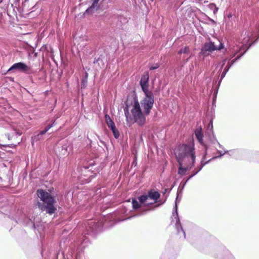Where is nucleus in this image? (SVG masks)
Segmentation results:
<instances>
[{
    "label": "nucleus",
    "mask_w": 259,
    "mask_h": 259,
    "mask_svg": "<svg viewBox=\"0 0 259 259\" xmlns=\"http://www.w3.org/2000/svg\"><path fill=\"white\" fill-rule=\"evenodd\" d=\"M124 112L126 120H133L139 126H143L146 121L145 111L142 112L137 96H128L125 102Z\"/></svg>",
    "instance_id": "nucleus-1"
},
{
    "label": "nucleus",
    "mask_w": 259,
    "mask_h": 259,
    "mask_svg": "<svg viewBox=\"0 0 259 259\" xmlns=\"http://www.w3.org/2000/svg\"><path fill=\"white\" fill-rule=\"evenodd\" d=\"M253 33L250 31H247L244 33L243 32L241 35L240 38L238 40V44L236 42H233L232 45H231L227 52V54L229 55V58H226L223 60V64L222 65L221 69H222L224 65L227 62H228L229 60L230 59V61L232 60V59L235 57L236 58L241 55L242 54V56L245 53V52L247 51V50L249 48V47L253 44H255L257 40L259 39L258 37L251 44H249V46L247 48H246V47L248 45V42L250 40L253 38Z\"/></svg>",
    "instance_id": "nucleus-2"
},
{
    "label": "nucleus",
    "mask_w": 259,
    "mask_h": 259,
    "mask_svg": "<svg viewBox=\"0 0 259 259\" xmlns=\"http://www.w3.org/2000/svg\"><path fill=\"white\" fill-rule=\"evenodd\" d=\"M177 161L191 162L194 166L195 162V153L193 142L178 145L174 150Z\"/></svg>",
    "instance_id": "nucleus-3"
},
{
    "label": "nucleus",
    "mask_w": 259,
    "mask_h": 259,
    "mask_svg": "<svg viewBox=\"0 0 259 259\" xmlns=\"http://www.w3.org/2000/svg\"><path fill=\"white\" fill-rule=\"evenodd\" d=\"M37 195L44 202L43 204L38 202V206L40 209L49 214L55 213L57 208L54 206L56 202L54 197L49 193L42 189L37 190Z\"/></svg>",
    "instance_id": "nucleus-4"
},
{
    "label": "nucleus",
    "mask_w": 259,
    "mask_h": 259,
    "mask_svg": "<svg viewBox=\"0 0 259 259\" xmlns=\"http://www.w3.org/2000/svg\"><path fill=\"white\" fill-rule=\"evenodd\" d=\"M145 97L141 101L142 107L145 111L146 115H149L151 110L153 107L154 97L152 92L144 93Z\"/></svg>",
    "instance_id": "nucleus-5"
},
{
    "label": "nucleus",
    "mask_w": 259,
    "mask_h": 259,
    "mask_svg": "<svg viewBox=\"0 0 259 259\" xmlns=\"http://www.w3.org/2000/svg\"><path fill=\"white\" fill-rule=\"evenodd\" d=\"M86 230L87 234H94L100 230L102 225L99 222L94 220H90L87 222Z\"/></svg>",
    "instance_id": "nucleus-6"
},
{
    "label": "nucleus",
    "mask_w": 259,
    "mask_h": 259,
    "mask_svg": "<svg viewBox=\"0 0 259 259\" xmlns=\"http://www.w3.org/2000/svg\"><path fill=\"white\" fill-rule=\"evenodd\" d=\"M177 200V198L176 199L175 207L173 208L172 215L174 218H175V220H176L175 226L178 234H180L182 233L184 238L185 239L186 233L184 230H183L182 226L180 223V221L178 216Z\"/></svg>",
    "instance_id": "nucleus-7"
},
{
    "label": "nucleus",
    "mask_w": 259,
    "mask_h": 259,
    "mask_svg": "<svg viewBox=\"0 0 259 259\" xmlns=\"http://www.w3.org/2000/svg\"><path fill=\"white\" fill-rule=\"evenodd\" d=\"M18 70L20 72H25L30 74L34 73L33 70L23 62H18L14 63L8 70V72L12 70Z\"/></svg>",
    "instance_id": "nucleus-8"
},
{
    "label": "nucleus",
    "mask_w": 259,
    "mask_h": 259,
    "mask_svg": "<svg viewBox=\"0 0 259 259\" xmlns=\"http://www.w3.org/2000/svg\"><path fill=\"white\" fill-rule=\"evenodd\" d=\"M215 50L216 46L214 45L213 42L210 40L209 38V41L205 42L202 47L200 54L203 56H208L210 53Z\"/></svg>",
    "instance_id": "nucleus-9"
},
{
    "label": "nucleus",
    "mask_w": 259,
    "mask_h": 259,
    "mask_svg": "<svg viewBox=\"0 0 259 259\" xmlns=\"http://www.w3.org/2000/svg\"><path fill=\"white\" fill-rule=\"evenodd\" d=\"M149 75L148 72H145L143 75H142L141 80L140 81V84L142 88V91L144 93H147L152 92L151 91H149L148 90L149 88Z\"/></svg>",
    "instance_id": "nucleus-10"
},
{
    "label": "nucleus",
    "mask_w": 259,
    "mask_h": 259,
    "mask_svg": "<svg viewBox=\"0 0 259 259\" xmlns=\"http://www.w3.org/2000/svg\"><path fill=\"white\" fill-rule=\"evenodd\" d=\"M179 166L178 173L180 175H184L186 172L193 166H191V162H187L186 161H178Z\"/></svg>",
    "instance_id": "nucleus-11"
},
{
    "label": "nucleus",
    "mask_w": 259,
    "mask_h": 259,
    "mask_svg": "<svg viewBox=\"0 0 259 259\" xmlns=\"http://www.w3.org/2000/svg\"><path fill=\"white\" fill-rule=\"evenodd\" d=\"M242 56V54L241 55L237 56L234 59L230 61V59L229 60L228 62H227V65L225 67L223 71L222 72L221 76V78L219 81V84H220L222 80V79L225 77L226 73L229 71L230 67L233 65L238 60H239Z\"/></svg>",
    "instance_id": "nucleus-12"
},
{
    "label": "nucleus",
    "mask_w": 259,
    "mask_h": 259,
    "mask_svg": "<svg viewBox=\"0 0 259 259\" xmlns=\"http://www.w3.org/2000/svg\"><path fill=\"white\" fill-rule=\"evenodd\" d=\"M217 152L219 153L220 155L218 156H213L211 158V159H214L215 158H221L225 154H228L230 156L237 159L239 158L238 155L240 154V151L238 150H232L230 151L225 150L224 153H223L222 151L218 150Z\"/></svg>",
    "instance_id": "nucleus-13"
},
{
    "label": "nucleus",
    "mask_w": 259,
    "mask_h": 259,
    "mask_svg": "<svg viewBox=\"0 0 259 259\" xmlns=\"http://www.w3.org/2000/svg\"><path fill=\"white\" fill-rule=\"evenodd\" d=\"M93 1L92 5L91 6L89 7L84 12V14H91L93 13V10H98L100 8V6L98 4L99 0H92Z\"/></svg>",
    "instance_id": "nucleus-14"
},
{
    "label": "nucleus",
    "mask_w": 259,
    "mask_h": 259,
    "mask_svg": "<svg viewBox=\"0 0 259 259\" xmlns=\"http://www.w3.org/2000/svg\"><path fill=\"white\" fill-rule=\"evenodd\" d=\"M147 195L148 198L153 200L154 202H157L160 196L159 192L154 189L150 190Z\"/></svg>",
    "instance_id": "nucleus-15"
},
{
    "label": "nucleus",
    "mask_w": 259,
    "mask_h": 259,
    "mask_svg": "<svg viewBox=\"0 0 259 259\" xmlns=\"http://www.w3.org/2000/svg\"><path fill=\"white\" fill-rule=\"evenodd\" d=\"M195 135L199 143L203 145L204 144L203 143V135L202 133V128L201 127H200L199 128H197L195 130Z\"/></svg>",
    "instance_id": "nucleus-16"
},
{
    "label": "nucleus",
    "mask_w": 259,
    "mask_h": 259,
    "mask_svg": "<svg viewBox=\"0 0 259 259\" xmlns=\"http://www.w3.org/2000/svg\"><path fill=\"white\" fill-rule=\"evenodd\" d=\"M105 119L108 127L110 128L111 130L116 128L114 122L111 119L109 115L106 114L105 116Z\"/></svg>",
    "instance_id": "nucleus-17"
},
{
    "label": "nucleus",
    "mask_w": 259,
    "mask_h": 259,
    "mask_svg": "<svg viewBox=\"0 0 259 259\" xmlns=\"http://www.w3.org/2000/svg\"><path fill=\"white\" fill-rule=\"evenodd\" d=\"M81 242L79 246L77 248V250H78V252L80 253V252L82 251V249L87 246L89 243V240L87 238H84L83 240L81 241Z\"/></svg>",
    "instance_id": "nucleus-18"
},
{
    "label": "nucleus",
    "mask_w": 259,
    "mask_h": 259,
    "mask_svg": "<svg viewBox=\"0 0 259 259\" xmlns=\"http://www.w3.org/2000/svg\"><path fill=\"white\" fill-rule=\"evenodd\" d=\"M208 149H209V147L207 146H206V150L205 151V153H204V155L203 156L202 159L201 160V162H200V165H202L203 167L204 165H205L206 164L208 163L211 160L213 159H211V158L208 160H207L206 161H204V160L205 159L206 156L207 154V151L208 150Z\"/></svg>",
    "instance_id": "nucleus-19"
},
{
    "label": "nucleus",
    "mask_w": 259,
    "mask_h": 259,
    "mask_svg": "<svg viewBox=\"0 0 259 259\" xmlns=\"http://www.w3.org/2000/svg\"><path fill=\"white\" fill-rule=\"evenodd\" d=\"M190 53V48L188 46H185L180 49L178 52V54L181 55L182 54H189Z\"/></svg>",
    "instance_id": "nucleus-20"
},
{
    "label": "nucleus",
    "mask_w": 259,
    "mask_h": 259,
    "mask_svg": "<svg viewBox=\"0 0 259 259\" xmlns=\"http://www.w3.org/2000/svg\"><path fill=\"white\" fill-rule=\"evenodd\" d=\"M42 139V137L39 135V134H37L36 135H34L31 137V144L32 145H34V143L37 142L38 141H40Z\"/></svg>",
    "instance_id": "nucleus-21"
},
{
    "label": "nucleus",
    "mask_w": 259,
    "mask_h": 259,
    "mask_svg": "<svg viewBox=\"0 0 259 259\" xmlns=\"http://www.w3.org/2000/svg\"><path fill=\"white\" fill-rule=\"evenodd\" d=\"M203 145L205 147V151L206 150V146H207L209 147L208 150L207 151V153H208L209 150H210L211 151H213V150L217 149V148L215 147V145L212 144V141L211 142L210 144H209V145L204 144Z\"/></svg>",
    "instance_id": "nucleus-22"
},
{
    "label": "nucleus",
    "mask_w": 259,
    "mask_h": 259,
    "mask_svg": "<svg viewBox=\"0 0 259 259\" xmlns=\"http://www.w3.org/2000/svg\"><path fill=\"white\" fill-rule=\"evenodd\" d=\"M148 199V195H143L139 197V200L140 202L142 204L145 203Z\"/></svg>",
    "instance_id": "nucleus-23"
},
{
    "label": "nucleus",
    "mask_w": 259,
    "mask_h": 259,
    "mask_svg": "<svg viewBox=\"0 0 259 259\" xmlns=\"http://www.w3.org/2000/svg\"><path fill=\"white\" fill-rule=\"evenodd\" d=\"M133 207L134 209H137L141 207L140 204L137 200L133 199L132 201Z\"/></svg>",
    "instance_id": "nucleus-24"
},
{
    "label": "nucleus",
    "mask_w": 259,
    "mask_h": 259,
    "mask_svg": "<svg viewBox=\"0 0 259 259\" xmlns=\"http://www.w3.org/2000/svg\"><path fill=\"white\" fill-rule=\"evenodd\" d=\"M113 134V135H114V137L116 138V139H117L118 138L119 136V131L116 129V128H115L114 129H112L111 130Z\"/></svg>",
    "instance_id": "nucleus-25"
},
{
    "label": "nucleus",
    "mask_w": 259,
    "mask_h": 259,
    "mask_svg": "<svg viewBox=\"0 0 259 259\" xmlns=\"http://www.w3.org/2000/svg\"><path fill=\"white\" fill-rule=\"evenodd\" d=\"M208 7L210 8V9H212L213 8H214V10L213 11V12L214 13H215V12H217L218 11V8L216 7V6L212 3V4H210L209 5H208Z\"/></svg>",
    "instance_id": "nucleus-26"
},
{
    "label": "nucleus",
    "mask_w": 259,
    "mask_h": 259,
    "mask_svg": "<svg viewBox=\"0 0 259 259\" xmlns=\"http://www.w3.org/2000/svg\"><path fill=\"white\" fill-rule=\"evenodd\" d=\"M212 144L214 145H218L220 148H223V146L219 143L216 139L212 140Z\"/></svg>",
    "instance_id": "nucleus-27"
},
{
    "label": "nucleus",
    "mask_w": 259,
    "mask_h": 259,
    "mask_svg": "<svg viewBox=\"0 0 259 259\" xmlns=\"http://www.w3.org/2000/svg\"><path fill=\"white\" fill-rule=\"evenodd\" d=\"M224 48V45L223 43L220 42L219 46H216V50L215 51H220Z\"/></svg>",
    "instance_id": "nucleus-28"
},
{
    "label": "nucleus",
    "mask_w": 259,
    "mask_h": 259,
    "mask_svg": "<svg viewBox=\"0 0 259 259\" xmlns=\"http://www.w3.org/2000/svg\"><path fill=\"white\" fill-rule=\"evenodd\" d=\"M159 67V64L158 63H156L154 64L153 66H151L149 67V69L150 70H153L154 69H157Z\"/></svg>",
    "instance_id": "nucleus-29"
},
{
    "label": "nucleus",
    "mask_w": 259,
    "mask_h": 259,
    "mask_svg": "<svg viewBox=\"0 0 259 259\" xmlns=\"http://www.w3.org/2000/svg\"><path fill=\"white\" fill-rule=\"evenodd\" d=\"M198 174V171H195V172L192 174L191 175H190L189 176V177L188 178V179L187 180V181H186L185 183L184 184V185L190 179H191L192 178H193L194 176H195L196 174Z\"/></svg>",
    "instance_id": "nucleus-30"
},
{
    "label": "nucleus",
    "mask_w": 259,
    "mask_h": 259,
    "mask_svg": "<svg viewBox=\"0 0 259 259\" xmlns=\"http://www.w3.org/2000/svg\"><path fill=\"white\" fill-rule=\"evenodd\" d=\"M198 174V171H195V172L192 174L191 175H190L189 176V177L188 178V179L187 180V181H186L185 183L184 184V185L190 179H191L192 178H193L194 176H195L196 174Z\"/></svg>",
    "instance_id": "nucleus-31"
},
{
    "label": "nucleus",
    "mask_w": 259,
    "mask_h": 259,
    "mask_svg": "<svg viewBox=\"0 0 259 259\" xmlns=\"http://www.w3.org/2000/svg\"><path fill=\"white\" fill-rule=\"evenodd\" d=\"M225 253L227 255V258L234 259L233 258L231 257V255L228 250L226 249L225 250Z\"/></svg>",
    "instance_id": "nucleus-32"
},
{
    "label": "nucleus",
    "mask_w": 259,
    "mask_h": 259,
    "mask_svg": "<svg viewBox=\"0 0 259 259\" xmlns=\"http://www.w3.org/2000/svg\"><path fill=\"white\" fill-rule=\"evenodd\" d=\"M51 127H52V125H47L46 127H45V130L46 131V132H48Z\"/></svg>",
    "instance_id": "nucleus-33"
},
{
    "label": "nucleus",
    "mask_w": 259,
    "mask_h": 259,
    "mask_svg": "<svg viewBox=\"0 0 259 259\" xmlns=\"http://www.w3.org/2000/svg\"><path fill=\"white\" fill-rule=\"evenodd\" d=\"M149 210V209L144 210V211H142L139 214H138V215H144V214H146L147 213V212Z\"/></svg>",
    "instance_id": "nucleus-34"
},
{
    "label": "nucleus",
    "mask_w": 259,
    "mask_h": 259,
    "mask_svg": "<svg viewBox=\"0 0 259 259\" xmlns=\"http://www.w3.org/2000/svg\"><path fill=\"white\" fill-rule=\"evenodd\" d=\"M47 132H46L45 130H43V131H40L38 134H39V135H40L41 137L42 136V135H44V134H45Z\"/></svg>",
    "instance_id": "nucleus-35"
},
{
    "label": "nucleus",
    "mask_w": 259,
    "mask_h": 259,
    "mask_svg": "<svg viewBox=\"0 0 259 259\" xmlns=\"http://www.w3.org/2000/svg\"><path fill=\"white\" fill-rule=\"evenodd\" d=\"M89 168V166H83L81 168V170H83V169H84L85 170H87Z\"/></svg>",
    "instance_id": "nucleus-36"
},
{
    "label": "nucleus",
    "mask_w": 259,
    "mask_h": 259,
    "mask_svg": "<svg viewBox=\"0 0 259 259\" xmlns=\"http://www.w3.org/2000/svg\"><path fill=\"white\" fill-rule=\"evenodd\" d=\"M202 168H203V166L202 165H200L198 167V169L196 170V171H198V173L199 172V171H200L202 169Z\"/></svg>",
    "instance_id": "nucleus-37"
},
{
    "label": "nucleus",
    "mask_w": 259,
    "mask_h": 259,
    "mask_svg": "<svg viewBox=\"0 0 259 259\" xmlns=\"http://www.w3.org/2000/svg\"><path fill=\"white\" fill-rule=\"evenodd\" d=\"M16 133L18 136H20L22 134V132L19 131L16 132Z\"/></svg>",
    "instance_id": "nucleus-38"
},
{
    "label": "nucleus",
    "mask_w": 259,
    "mask_h": 259,
    "mask_svg": "<svg viewBox=\"0 0 259 259\" xmlns=\"http://www.w3.org/2000/svg\"><path fill=\"white\" fill-rule=\"evenodd\" d=\"M217 93H218V90H217L215 92H214V94H213L214 97L215 98H216Z\"/></svg>",
    "instance_id": "nucleus-39"
},
{
    "label": "nucleus",
    "mask_w": 259,
    "mask_h": 259,
    "mask_svg": "<svg viewBox=\"0 0 259 259\" xmlns=\"http://www.w3.org/2000/svg\"><path fill=\"white\" fill-rule=\"evenodd\" d=\"M217 93H218V90H217L215 92H214V94H213L214 97L215 98H216Z\"/></svg>",
    "instance_id": "nucleus-40"
},
{
    "label": "nucleus",
    "mask_w": 259,
    "mask_h": 259,
    "mask_svg": "<svg viewBox=\"0 0 259 259\" xmlns=\"http://www.w3.org/2000/svg\"><path fill=\"white\" fill-rule=\"evenodd\" d=\"M207 18H208V20H209L210 21L212 22H214L213 20H212V19H211L210 18H209V17H207Z\"/></svg>",
    "instance_id": "nucleus-41"
},
{
    "label": "nucleus",
    "mask_w": 259,
    "mask_h": 259,
    "mask_svg": "<svg viewBox=\"0 0 259 259\" xmlns=\"http://www.w3.org/2000/svg\"><path fill=\"white\" fill-rule=\"evenodd\" d=\"M55 121H54L52 124H51L50 125H52V127L55 125Z\"/></svg>",
    "instance_id": "nucleus-42"
},
{
    "label": "nucleus",
    "mask_w": 259,
    "mask_h": 259,
    "mask_svg": "<svg viewBox=\"0 0 259 259\" xmlns=\"http://www.w3.org/2000/svg\"><path fill=\"white\" fill-rule=\"evenodd\" d=\"M210 123H211V128H212V121L210 122Z\"/></svg>",
    "instance_id": "nucleus-43"
},
{
    "label": "nucleus",
    "mask_w": 259,
    "mask_h": 259,
    "mask_svg": "<svg viewBox=\"0 0 259 259\" xmlns=\"http://www.w3.org/2000/svg\"><path fill=\"white\" fill-rule=\"evenodd\" d=\"M88 73H86V74H85V76H86V77H88Z\"/></svg>",
    "instance_id": "nucleus-44"
},
{
    "label": "nucleus",
    "mask_w": 259,
    "mask_h": 259,
    "mask_svg": "<svg viewBox=\"0 0 259 259\" xmlns=\"http://www.w3.org/2000/svg\"><path fill=\"white\" fill-rule=\"evenodd\" d=\"M153 203H147V204H152Z\"/></svg>",
    "instance_id": "nucleus-45"
},
{
    "label": "nucleus",
    "mask_w": 259,
    "mask_h": 259,
    "mask_svg": "<svg viewBox=\"0 0 259 259\" xmlns=\"http://www.w3.org/2000/svg\"><path fill=\"white\" fill-rule=\"evenodd\" d=\"M90 165H93V163H92L91 164H90Z\"/></svg>",
    "instance_id": "nucleus-46"
},
{
    "label": "nucleus",
    "mask_w": 259,
    "mask_h": 259,
    "mask_svg": "<svg viewBox=\"0 0 259 259\" xmlns=\"http://www.w3.org/2000/svg\"><path fill=\"white\" fill-rule=\"evenodd\" d=\"M83 238H84V236H83V237L82 238V239L83 240Z\"/></svg>",
    "instance_id": "nucleus-47"
},
{
    "label": "nucleus",
    "mask_w": 259,
    "mask_h": 259,
    "mask_svg": "<svg viewBox=\"0 0 259 259\" xmlns=\"http://www.w3.org/2000/svg\"><path fill=\"white\" fill-rule=\"evenodd\" d=\"M83 238H84V236H83V237L82 238V239L83 240Z\"/></svg>",
    "instance_id": "nucleus-48"
}]
</instances>
